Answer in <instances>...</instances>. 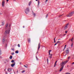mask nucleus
<instances>
[{
    "instance_id": "f257e3e1",
    "label": "nucleus",
    "mask_w": 74,
    "mask_h": 74,
    "mask_svg": "<svg viewBox=\"0 0 74 74\" xmlns=\"http://www.w3.org/2000/svg\"><path fill=\"white\" fill-rule=\"evenodd\" d=\"M67 62H68V61H65L62 62H61L60 63V64H61V66H62V67L64 66V65H65L66 63Z\"/></svg>"
},
{
    "instance_id": "f03ea898",
    "label": "nucleus",
    "mask_w": 74,
    "mask_h": 74,
    "mask_svg": "<svg viewBox=\"0 0 74 74\" xmlns=\"http://www.w3.org/2000/svg\"><path fill=\"white\" fill-rule=\"evenodd\" d=\"M73 14H74V12H72L69 13V14L67 15L66 16L67 17H70V16H72Z\"/></svg>"
},
{
    "instance_id": "7ed1b4c3",
    "label": "nucleus",
    "mask_w": 74,
    "mask_h": 74,
    "mask_svg": "<svg viewBox=\"0 0 74 74\" xmlns=\"http://www.w3.org/2000/svg\"><path fill=\"white\" fill-rule=\"evenodd\" d=\"M10 29L9 28L8 30V31L7 30H6L5 32V34H9L10 33Z\"/></svg>"
},
{
    "instance_id": "20e7f679",
    "label": "nucleus",
    "mask_w": 74,
    "mask_h": 74,
    "mask_svg": "<svg viewBox=\"0 0 74 74\" xmlns=\"http://www.w3.org/2000/svg\"><path fill=\"white\" fill-rule=\"evenodd\" d=\"M29 8H26V9L25 10V12L26 14H27L28 13H29Z\"/></svg>"
},
{
    "instance_id": "39448f33",
    "label": "nucleus",
    "mask_w": 74,
    "mask_h": 74,
    "mask_svg": "<svg viewBox=\"0 0 74 74\" xmlns=\"http://www.w3.org/2000/svg\"><path fill=\"white\" fill-rule=\"evenodd\" d=\"M69 48H67L66 49V50L65 51V52H66V54H69Z\"/></svg>"
},
{
    "instance_id": "423d86ee",
    "label": "nucleus",
    "mask_w": 74,
    "mask_h": 74,
    "mask_svg": "<svg viewBox=\"0 0 74 74\" xmlns=\"http://www.w3.org/2000/svg\"><path fill=\"white\" fill-rule=\"evenodd\" d=\"M4 4H5V1H3L2 3V5L3 7L4 6Z\"/></svg>"
},
{
    "instance_id": "0eeeda50",
    "label": "nucleus",
    "mask_w": 74,
    "mask_h": 74,
    "mask_svg": "<svg viewBox=\"0 0 74 74\" xmlns=\"http://www.w3.org/2000/svg\"><path fill=\"white\" fill-rule=\"evenodd\" d=\"M69 25V24L67 23L65 25V26L64 28V29L65 30L67 29V27H67V26Z\"/></svg>"
},
{
    "instance_id": "6e6552de",
    "label": "nucleus",
    "mask_w": 74,
    "mask_h": 74,
    "mask_svg": "<svg viewBox=\"0 0 74 74\" xmlns=\"http://www.w3.org/2000/svg\"><path fill=\"white\" fill-rule=\"evenodd\" d=\"M40 43H39L38 44V50L40 49Z\"/></svg>"
},
{
    "instance_id": "1a4fd4ad",
    "label": "nucleus",
    "mask_w": 74,
    "mask_h": 74,
    "mask_svg": "<svg viewBox=\"0 0 74 74\" xmlns=\"http://www.w3.org/2000/svg\"><path fill=\"white\" fill-rule=\"evenodd\" d=\"M8 24L7 23L5 26V29H7L8 28Z\"/></svg>"
},
{
    "instance_id": "9d476101",
    "label": "nucleus",
    "mask_w": 74,
    "mask_h": 74,
    "mask_svg": "<svg viewBox=\"0 0 74 74\" xmlns=\"http://www.w3.org/2000/svg\"><path fill=\"white\" fill-rule=\"evenodd\" d=\"M15 65V62H14V63H13V64H11V67H13Z\"/></svg>"
},
{
    "instance_id": "9b49d317",
    "label": "nucleus",
    "mask_w": 74,
    "mask_h": 74,
    "mask_svg": "<svg viewBox=\"0 0 74 74\" xmlns=\"http://www.w3.org/2000/svg\"><path fill=\"white\" fill-rule=\"evenodd\" d=\"M64 67V66H62L61 68L60 69V72L62 70H63V69Z\"/></svg>"
},
{
    "instance_id": "f8f14e48",
    "label": "nucleus",
    "mask_w": 74,
    "mask_h": 74,
    "mask_svg": "<svg viewBox=\"0 0 74 74\" xmlns=\"http://www.w3.org/2000/svg\"><path fill=\"white\" fill-rule=\"evenodd\" d=\"M38 4L37 6L38 7H39V5H40V1L38 0Z\"/></svg>"
},
{
    "instance_id": "ddd939ff",
    "label": "nucleus",
    "mask_w": 74,
    "mask_h": 74,
    "mask_svg": "<svg viewBox=\"0 0 74 74\" xmlns=\"http://www.w3.org/2000/svg\"><path fill=\"white\" fill-rule=\"evenodd\" d=\"M27 40L28 42L30 43V41H31V40H30V38H28L27 39Z\"/></svg>"
},
{
    "instance_id": "4468645a",
    "label": "nucleus",
    "mask_w": 74,
    "mask_h": 74,
    "mask_svg": "<svg viewBox=\"0 0 74 74\" xmlns=\"http://www.w3.org/2000/svg\"><path fill=\"white\" fill-rule=\"evenodd\" d=\"M5 41V39H4V38H3L2 40V42L3 43H4V42Z\"/></svg>"
},
{
    "instance_id": "2eb2a0df",
    "label": "nucleus",
    "mask_w": 74,
    "mask_h": 74,
    "mask_svg": "<svg viewBox=\"0 0 74 74\" xmlns=\"http://www.w3.org/2000/svg\"><path fill=\"white\" fill-rule=\"evenodd\" d=\"M49 55V58H52V54Z\"/></svg>"
},
{
    "instance_id": "dca6fc26",
    "label": "nucleus",
    "mask_w": 74,
    "mask_h": 74,
    "mask_svg": "<svg viewBox=\"0 0 74 74\" xmlns=\"http://www.w3.org/2000/svg\"><path fill=\"white\" fill-rule=\"evenodd\" d=\"M8 71L9 72H10V71H11V69H8Z\"/></svg>"
},
{
    "instance_id": "f3484780",
    "label": "nucleus",
    "mask_w": 74,
    "mask_h": 74,
    "mask_svg": "<svg viewBox=\"0 0 74 74\" xmlns=\"http://www.w3.org/2000/svg\"><path fill=\"white\" fill-rule=\"evenodd\" d=\"M57 62H58V61H56V62H55L54 67H55V66H56V63H57Z\"/></svg>"
},
{
    "instance_id": "a211bd4d",
    "label": "nucleus",
    "mask_w": 74,
    "mask_h": 74,
    "mask_svg": "<svg viewBox=\"0 0 74 74\" xmlns=\"http://www.w3.org/2000/svg\"><path fill=\"white\" fill-rule=\"evenodd\" d=\"M32 4V2L31 1H30L29 2V5L30 6V4Z\"/></svg>"
},
{
    "instance_id": "6ab92c4d",
    "label": "nucleus",
    "mask_w": 74,
    "mask_h": 74,
    "mask_svg": "<svg viewBox=\"0 0 74 74\" xmlns=\"http://www.w3.org/2000/svg\"><path fill=\"white\" fill-rule=\"evenodd\" d=\"M4 25V22H2V25L3 26Z\"/></svg>"
},
{
    "instance_id": "aec40b11",
    "label": "nucleus",
    "mask_w": 74,
    "mask_h": 74,
    "mask_svg": "<svg viewBox=\"0 0 74 74\" xmlns=\"http://www.w3.org/2000/svg\"><path fill=\"white\" fill-rule=\"evenodd\" d=\"M9 58L10 59H12V56H10Z\"/></svg>"
},
{
    "instance_id": "412c9836",
    "label": "nucleus",
    "mask_w": 74,
    "mask_h": 74,
    "mask_svg": "<svg viewBox=\"0 0 74 74\" xmlns=\"http://www.w3.org/2000/svg\"><path fill=\"white\" fill-rule=\"evenodd\" d=\"M11 62H12V63H15V60H12L11 61Z\"/></svg>"
},
{
    "instance_id": "4be33fe9",
    "label": "nucleus",
    "mask_w": 74,
    "mask_h": 74,
    "mask_svg": "<svg viewBox=\"0 0 74 74\" xmlns=\"http://www.w3.org/2000/svg\"><path fill=\"white\" fill-rule=\"evenodd\" d=\"M67 46V45H65L64 46V49L63 50V51H64V49H65L66 48V47Z\"/></svg>"
},
{
    "instance_id": "5701e85b",
    "label": "nucleus",
    "mask_w": 74,
    "mask_h": 74,
    "mask_svg": "<svg viewBox=\"0 0 74 74\" xmlns=\"http://www.w3.org/2000/svg\"><path fill=\"white\" fill-rule=\"evenodd\" d=\"M18 52H19V51L18 50H17L15 51L16 53H18Z\"/></svg>"
},
{
    "instance_id": "b1692460",
    "label": "nucleus",
    "mask_w": 74,
    "mask_h": 74,
    "mask_svg": "<svg viewBox=\"0 0 74 74\" xmlns=\"http://www.w3.org/2000/svg\"><path fill=\"white\" fill-rule=\"evenodd\" d=\"M25 70L23 71H22L21 73H24V72H25Z\"/></svg>"
},
{
    "instance_id": "393cba45",
    "label": "nucleus",
    "mask_w": 74,
    "mask_h": 74,
    "mask_svg": "<svg viewBox=\"0 0 74 74\" xmlns=\"http://www.w3.org/2000/svg\"><path fill=\"white\" fill-rule=\"evenodd\" d=\"M73 39H74V38H72L71 39V41L73 42Z\"/></svg>"
},
{
    "instance_id": "a878e982",
    "label": "nucleus",
    "mask_w": 74,
    "mask_h": 74,
    "mask_svg": "<svg viewBox=\"0 0 74 74\" xmlns=\"http://www.w3.org/2000/svg\"><path fill=\"white\" fill-rule=\"evenodd\" d=\"M60 43V41H58L57 43L58 44V43Z\"/></svg>"
},
{
    "instance_id": "bb28decb",
    "label": "nucleus",
    "mask_w": 74,
    "mask_h": 74,
    "mask_svg": "<svg viewBox=\"0 0 74 74\" xmlns=\"http://www.w3.org/2000/svg\"><path fill=\"white\" fill-rule=\"evenodd\" d=\"M1 55V50L0 49V55Z\"/></svg>"
},
{
    "instance_id": "cd10ccee",
    "label": "nucleus",
    "mask_w": 74,
    "mask_h": 74,
    "mask_svg": "<svg viewBox=\"0 0 74 74\" xmlns=\"http://www.w3.org/2000/svg\"><path fill=\"white\" fill-rule=\"evenodd\" d=\"M65 74H71L70 73L67 72V73H66Z\"/></svg>"
},
{
    "instance_id": "c85d7f7f",
    "label": "nucleus",
    "mask_w": 74,
    "mask_h": 74,
    "mask_svg": "<svg viewBox=\"0 0 74 74\" xmlns=\"http://www.w3.org/2000/svg\"><path fill=\"white\" fill-rule=\"evenodd\" d=\"M73 43H72V44L71 45V47L72 48L73 47Z\"/></svg>"
},
{
    "instance_id": "c756f323",
    "label": "nucleus",
    "mask_w": 74,
    "mask_h": 74,
    "mask_svg": "<svg viewBox=\"0 0 74 74\" xmlns=\"http://www.w3.org/2000/svg\"><path fill=\"white\" fill-rule=\"evenodd\" d=\"M24 67H26V68H27V66H26V65H24Z\"/></svg>"
},
{
    "instance_id": "7c9ffc66",
    "label": "nucleus",
    "mask_w": 74,
    "mask_h": 74,
    "mask_svg": "<svg viewBox=\"0 0 74 74\" xmlns=\"http://www.w3.org/2000/svg\"><path fill=\"white\" fill-rule=\"evenodd\" d=\"M18 47H20V45H19V44H18Z\"/></svg>"
},
{
    "instance_id": "2f4dec72",
    "label": "nucleus",
    "mask_w": 74,
    "mask_h": 74,
    "mask_svg": "<svg viewBox=\"0 0 74 74\" xmlns=\"http://www.w3.org/2000/svg\"><path fill=\"white\" fill-rule=\"evenodd\" d=\"M47 63H48V59H47Z\"/></svg>"
},
{
    "instance_id": "473e14b6",
    "label": "nucleus",
    "mask_w": 74,
    "mask_h": 74,
    "mask_svg": "<svg viewBox=\"0 0 74 74\" xmlns=\"http://www.w3.org/2000/svg\"><path fill=\"white\" fill-rule=\"evenodd\" d=\"M48 1V0H46V1H45V2H46V3H47V1Z\"/></svg>"
},
{
    "instance_id": "72a5a7b5",
    "label": "nucleus",
    "mask_w": 74,
    "mask_h": 74,
    "mask_svg": "<svg viewBox=\"0 0 74 74\" xmlns=\"http://www.w3.org/2000/svg\"><path fill=\"white\" fill-rule=\"evenodd\" d=\"M63 14H62V15H60L59 16V17H60V16H63Z\"/></svg>"
},
{
    "instance_id": "f704fd0d",
    "label": "nucleus",
    "mask_w": 74,
    "mask_h": 74,
    "mask_svg": "<svg viewBox=\"0 0 74 74\" xmlns=\"http://www.w3.org/2000/svg\"><path fill=\"white\" fill-rule=\"evenodd\" d=\"M14 54V53H11V54H12V55H13Z\"/></svg>"
},
{
    "instance_id": "c9c22d12",
    "label": "nucleus",
    "mask_w": 74,
    "mask_h": 74,
    "mask_svg": "<svg viewBox=\"0 0 74 74\" xmlns=\"http://www.w3.org/2000/svg\"><path fill=\"white\" fill-rule=\"evenodd\" d=\"M51 51L52 50H49V52H51Z\"/></svg>"
},
{
    "instance_id": "e433bc0d",
    "label": "nucleus",
    "mask_w": 74,
    "mask_h": 74,
    "mask_svg": "<svg viewBox=\"0 0 74 74\" xmlns=\"http://www.w3.org/2000/svg\"><path fill=\"white\" fill-rule=\"evenodd\" d=\"M47 17H48V14H47V16H46V18H47Z\"/></svg>"
},
{
    "instance_id": "4c0bfd02",
    "label": "nucleus",
    "mask_w": 74,
    "mask_h": 74,
    "mask_svg": "<svg viewBox=\"0 0 74 74\" xmlns=\"http://www.w3.org/2000/svg\"><path fill=\"white\" fill-rule=\"evenodd\" d=\"M34 16H36V14L35 13H34Z\"/></svg>"
},
{
    "instance_id": "58836bf2",
    "label": "nucleus",
    "mask_w": 74,
    "mask_h": 74,
    "mask_svg": "<svg viewBox=\"0 0 74 74\" xmlns=\"http://www.w3.org/2000/svg\"><path fill=\"white\" fill-rule=\"evenodd\" d=\"M49 55H51V53H50V52H49Z\"/></svg>"
},
{
    "instance_id": "ea45409f",
    "label": "nucleus",
    "mask_w": 74,
    "mask_h": 74,
    "mask_svg": "<svg viewBox=\"0 0 74 74\" xmlns=\"http://www.w3.org/2000/svg\"><path fill=\"white\" fill-rule=\"evenodd\" d=\"M69 58H70V56H69L68 58V59H69Z\"/></svg>"
},
{
    "instance_id": "a19ab883",
    "label": "nucleus",
    "mask_w": 74,
    "mask_h": 74,
    "mask_svg": "<svg viewBox=\"0 0 74 74\" xmlns=\"http://www.w3.org/2000/svg\"><path fill=\"white\" fill-rule=\"evenodd\" d=\"M12 50H13V51H14V48L12 49Z\"/></svg>"
},
{
    "instance_id": "79ce46f5",
    "label": "nucleus",
    "mask_w": 74,
    "mask_h": 74,
    "mask_svg": "<svg viewBox=\"0 0 74 74\" xmlns=\"http://www.w3.org/2000/svg\"><path fill=\"white\" fill-rule=\"evenodd\" d=\"M57 43H56V44H55V45H57Z\"/></svg>"
},
{
    "instance_id": "37998d69",
    "label": "nucleus",
    "mask_w": 74,
    "mask_h": 74,
    "mask_svg": "<svg viewBox=\"0 0 74 74\" xmlns=\"http://www.w3.org/2000/svg\"><path fill=\"white\" fill-rule=\"evenodd\" d=\"M5 73L6 74H8V73L7 72H6Z\"/></svg>"
},
{
    "instance_id": "c03bdc74",
    "label": "nucleus",
    "mask_w": 74,
    "mask_h": 74,
    "mask_svg": "<svg viewBox=\"0 0 74 74\" xmlns=\"http://www.w3.org/2000/svg\"><path fill=\"white\" fill-rule=\"evenodd\" d=\"M55 38H54V41L55 40Z\"/></svg>"
},
{
    "instance_id": "a18cd8bd",
    "label": "nucleus",
    "mask_w": 74,
    "mask_h": 74,
    "mask_svg": "<svg viewBox=\"0 0 74 74\" xmlns=\"http://www.w3.org/2000/svg\"><path fill=\"white\" fill-rule=\"evenodd\" d=\"M1 14H2V13H0V15H1Z\"/></svg>"
},
{
    "instance_id": "49530a36",
    "label": "nucleus",
    "mask_w": 74,
    "mask_h": 74,
    "mask_svg": "<svg viewBox=\"0 0 74 74\" xmlns=\"http://www.w3.org/2000/svg\"><path fill=\"white\" fill-rule=\"evenodd\" d=\"M6 1L7 2H8V1H9V0H6Z\"/></svg>"
},
{
    "instance_id": "de8ad7c7",
    "label": "nucleus",
    "mask_w": 74,
    "mask_h": 74,
    "mask_svg": "<svg viewBox=\"0 0 74 74\" xmlns=\"http://www.w3.org/2000/svg\"><path fill=\"white\" fill-rule=\"evenodd\" d=\"M11 26V25H9V27H10V26Z\"/></svg>"
},
{
    "instance_id": "09e8293b",
    "label": "nucleus",
    "mask_w": 74,
    "mask_h": 74,
    "mask_svg": "<svg viewBox=\"0 0 74 74\" xmlns=\"http://www.w3.org/2000/svg\"><path fill=\"white\" fill-rule=\"evenodd\" d=\"M67 33V31H66L65 32V33Z\"/></svg>"
},
{
    "instance_id": "8fccbe9b",
    "label": "nucleus",
    "mask_w": 74,
    "mask_h": 74,
    "mask_svg": "<svg viewBox=\"0 0 74 74\" xmlns=\"http://www.w3.org/2000/svg\"><path fill=\"white\" fill-rule=\"evenodd\" d=\"M54 43H55L56 42V41L55 40H54Z\"/></svg>"
},
{
    "instance_id": "3c124183",
    "label": "nucleus",
    "mask_w": 74,
    "mask_h": 74,
    "mask_svg": "<svg viewBox=\"0 0 74 74\" xmlns=\"http://www.w3.org/2000/svg\"><path fill=\"white\" fill-rule=\"evenodd\" d=\"M60 40V39H58V40Z\"/></svg>"
},
{
    "instance_id": "603ef678",
    "label": "nucleus",
    "mask_w": 74,
    "mask_h": 74,
    "mask_svg": "<svg viewBox=\"0 0 74 74\" xmlns=\"http://www.w3.org/2000/svg\"><path fill=\"white\" fill-rule=\"evenodd\" d=\"M38 53V52L37 51L36 53Z\"/></svg>"
},
{
    "instance_id": "864d4df0",
    "label": "nucleus",
    "mask_w": 74,
    "mask_h": 74,
    "mask_svg": "<svg viewBox=\"0 0 74 74\" xmlns=\"http://www.w3.org/2000/svg\"><path fill=\"white\" fill-rule=\"evenodd\" d=\"M7 44H6V46H7Z\"/></svg>"
},
{
    "instance_id": "5fc2aeb1",
    "label": "nucleus",
    "mask_w": 74,
    "mask_h": 74,
    "mask_svg": "<svg viewBox=\"0 0 74 74\" xmlns=\"http://www.w3.org/2000/svg\"><path fill=\"white\" fill-rule=\"evenodd\" d=\"M66 55H67V54H66L65 55V56Z\"/></svg>"
},
{
    "instance_id": "6e6d98bb",
    "label": "nucleus",
    "mask_w": 74,
    "mask_h": 74,
    "mask_svg": "<svg viewBox=\"0 0 74 74\" xmlns=\"http://www.w3.org/2000/svg\"><path fill=\"white\" fill-rule=\"evenodd\" d=\"M38 1V0H36V1Z\"/></svg>"
},
{
    "instance_id": "4d7b16f0",
    "label": "nucleus",
    "mask_w": 74,
    "mask_h": 74,
    "mask_svg": "<svg viewBox=\"0 0 74 74\" xmlns=\"http://www.w3.org/2000/svg\"><path fill=\"white\" fill-rule=\"evenodd\" d=\"M18 71H17V73H18Z\"/></svg>"
},
{
    "instance_id": "13d9d810",
    "label": "nucleus",
    "mask_w": 74,
    "mask_h": 74,
    "mask_svg": "<svg viewBox=\"0 0 74 74\" xmlns=\"http://www.w3.org/2000/svg\"><path fill=\"white\" fill-rule=\"evenodd\" d=\"M70 40H71V39L69 40V41H70Z\"/></svg>"
},
{
    "instance_id": "bf43d9fd",
    "label": "nucleus",
    "mask_w": 74,
    "mask_h": 74,
    "mask_svg": "<svg viewBox=\"0 0 74 74\" xmlns=\"http://www.w3.org/2000/svg\"><path fill=\"white\" fill-rule=\"evenodd\" d=\"M67 67H69V66L68 65V66H67Z\"/></svg>"
},
{
    "instance_id": "052dcab7",
    "label": "nucleus",
    "mask_w": 74,
    "mask_h": 74,
    "mask_svg": "<svg viewBox=\"0 0 74 74\" xmlns=\"http://www.w3.org/2000/svg\"><path fill=\"white\" fill-rule=\"evenodd\" d=\"M23 27L24 28V26H23Z\"/></svg>"
},
{
    "instance_id": "680f3d73",
    "label": "nucleus",
    "mask_w": 74,
    "mask_h": 74,
    "mask_svg": "<svg viewBox=\"0 0 74 74\" xmlns=\"http://www.w3.org/2000/svg\"><path fill=\"white\" fill-rule=\"evenodd\" d=\"M0 58H1V57H0Z\"/></svg>"
},
{
    "instance_id": "e2e57ef3",
    "label": "nucleus",
    "mask_w": 74,
    "mask_h": 74,
    "mask_svg": "<svg viewBox=\"0 0 74 74\" xmlns=\"http://www.w3.org/2000/svg\"><path fill=\"white\" fill-rule=\"evenodd\" d=\"M0 58H1V57H0Z\"/></svg>"
},
{
    "instance_id": "0e129e2a",
    "label": "nucleus",
    "mask_w": 74,
    "mask_h": 74,
    "mask_svg": "<svg viewBox=\"0 0 74 74\" xmlns=\"http://www.w3.org/2000/svg\"><path fill=\"white\" fill-rule=\"evenodd\" d=\"M14 73H15V72H14Z\"/></svg>"
}]
</instances>
